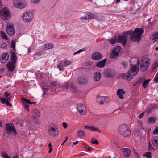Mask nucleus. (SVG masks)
<instances>
[{
    "label": "nucleus",
    "instance_id": "obj_1",
    "mask_svg": "<svg viewBox=\"0 0 158 158\" xmlns=\"http://www.w3.org/2000/svg\"><path fill=\"white\" fill-rule=\"evenodd\" d=\"M144 32L143 29L137 28L133 32L130 31H129L124 32V34L127 35H130L132 34L130 37L131 40L134 42H139L141 39V35L144 33Z\"/></svg>",
    "mask_w": 158,
    "mask_h": 158
},
{
    "label": "nucleus",
    "instance_id": "obj_2",
    "mask_svg": "<svg viewBox=\"0 0 158 158\" xmlns=\"http://www.w3.org/2000/svg\"><path fill=\"white\" fill-rule=\"evenodd\" d=\"M150 59L147 55H145L141 58L140 70L142 72H144L147 70L150 63Z\"/></svg>",
    "mask_w": 158,
    "mask_h": 158
},
{
    "label": "nucleus",
    "instance_id": "obj_3",
    "mask_svg": "<svg viewBox=\"0 0 158 158\" xmlns=\"http://www.w3.org/2000/svg\"><path fill=\"white\" fill-rule=\"evenodd\" d=\"M118 131L121 135L126 137L130 136L131 134L129 127L126 124L121 125L119 127Z\"/></svg>",
    "mask_w": 158,
    "mask_h": 158
},
{
    "label": "nucleus",
    "instance_id": "obj_4",
    "mask_svg": "<svg viewBox=\"0 0 158 158\" xmlns=\"http://www.w3.org/2000/svg\"><path fill=\"white\" fill-rule=\"evenodd\" d=\"M51 84L53 87H55L57 89L59 88H63V89L65 91L67 90L69 87L70 88L71 90L75 89V87L72 84H67L60 85L56 81H55L52 82Z\"/></svg>",
    "mask_w": 158,
    "mask_h": 158
},
{
    "label": "nucleus",
    "instance_id": "obj_5",
    "mask_svg": "<svg viewBox=\"0 0 158 158\" xmlns=\"http://www.w3.org/2000/svg\"><path fill=\"white\" fill-rule=\"evenodd\" d=\"M6 133L12 136L17 134L16 130L13 123H7L6 125Z\"/></svg>",
    "mask_w": 158,
    "mask_h": 158
},
{
    "label": "nucleus",
    "instance_id": "obj_6",
    "mask_svg": "<svg viewBox=\"0 0 158 158\" xmlns=\"http://www.w3.org/2000/svg\"><path fill=\"white\" fill-rule=\"evenodd\" d=\"M136 61L137 63L136 65H132V64H131L130 69L128 71L129 73L133 76H136L138 74L139 71L140 61L138 59H136Z\"/></svg>",
    "mask_w": 158,
    "mask_h": 158
},
{
    "label": "nucleus",
    "instance_id": "obj_7",
    "mask_svg": "<svg viewBox=\"0 0 158 158\" xmlns=\"http://www.w3.org/2000/svg\"><path fill=\"white\" fill-rule=\"evenodd\" d=\"M10 13L7 8L4 7L0 11V18L2 20H5L10 17Z\"/></svg>",
    "mask_w": 158,
    "mask_h": 158
},
{
    "label": "nucleus",
    "instance_id": "obj_8",
    "mask_svg": "<svg viewBox=\"0 0 158 158\" xmlns=\"http://www.w3.org/2000/svg\"><path fill=\"white\" fill-rule=\"evenodd\" d=\"M48 132L49 135L53 137L56 136L59 134L57 127L55 125L49 127Z\"/></svg>",
    "mask_w": 158,
    "mask_h": 158
},
{
    "label": "nucleus",
    "instance_id": "obj_9",
    "mask_svg": "<svg viewBox=\"0 0 158 158\" xmlns=\"http://www.w3.org/2000/svg\"><path fill=\"white\" fill-rule=\"evenodd\" d=\"M97 101L100 104H103L108 103L110 99L108 97L104 96H97Z\"/></svg>",
    "mask_w": 158,
    "mask_h": 158
},
{
    "label": "nucleus",
    "instance_id": "obj_10",
    "mask_svg": "<svg viewBox=\"0 0 158 158\" xmlns=\"http://www.w3.org/2000/svg\"><path fill=\"white\" fill-rule=\"evenodd\" d=\"M33 18V15L31 12H27L23 16V20L26 22H30Z\"/></svg>",
    "mask_w": 158,
    "mask_h": 158
},
{
    "label": "nucleus",
    "instance_id": "obj_11",
    "mask_svg": "<svg viewBox=\"0 0 158 158\" xmlns=\"http://www.w3.org/2000/svg\"><path fill=\"white\" fill-rule=\"evenodd\" d=\"M6 31L8 35H13L15 31L13 25L11 24H7L6 26Z\"/></svg>",
    "mask_w": 158,
    "mask_h": 158
},
{
    "label": "nucleus",
    "instance_id": "obj_12",
    "mask_svg": "<svg viewBox=\"0 0 158 158\" xmlns=\"http://www.w3.org/2000/svg\"><path fill=\"white\" fill-rule=\"evenodd\" d=\"M77 109L79 113L82 115H84L86 113V110L85 106L82 104H78Z\"/></svg>",
    "mask_w": 158,
    "mask_h": 158
},
{
    "label": "nucleus",
    "instance_id": "obj_13",
    "mask_svg": "<svg viewBox=\"0 0 158 158\" xmlns=\"http://www.w3.org/2000/svg\"><path fill=\"white\" fill-rule=\"evenodd\" d=\"M120 77H122V78L124 80L129 81L131 80L133 78V76L131 75V74L128 71L127 73L121 74H120Z\"/></svg>",
    "mask_w": 158,
    "mask_h": 158
},
{
    "label": "nucleus",
    "instance_id": "obj_14",
    "mask_svg": "<svg viewBox=\"0 0 158 158\" xmlns=\"http://www.w3.org/2000/svg\"><path fill=\"white\" fill-rule=\"evenodd\" d=\"M6 66L9 71H13L16 68L15 64L9 61L6 64Z\"/></svg>",
    "mask_w": 158,
    "mask_h": 158
},
{
    "label": "nucleus",
    "instance_id": "obj_15",
    "mask_svg": "<svg viewBox=\"0 0 158 158\" xmlns=\"http://www.w3.org/2000/svg\"><path fill=\"white\" fill-rule=\"evenodd\" d=\"M9 58L8 54L7 53H3L2 54L1 58V61L2 63H5L8 60Z\"/></svg>",
    "mask_w": 158,
    "mask_h": 158
},
{
    "label": "nucleus",
    "instance_id": "obj_16",
    "mask_svg": "<svg viewBox=\"0 0 158 158\" xmlns=\"http://www.w3.org/2000/svg\"><path fill=\"white\" fill-rule=\"evenodd\" d=\"M127 37L126 36L122 35L119 37L117 41L122 43L124 45L127 43Z\"/></svg>",
    "mask_w": 158,
    "mask_h": 158
},
{
    "label": "nucleus",
    "instance_id": "obj_17",
    "mask_svg": "<svg viewBox=\"0 0 158 158\" xmlns=\"http://www.w3.org/2000/svg\"><path fill=\"white\" fill-rule=\"evenodd\" d=\"M22 102L24 105L25 109L29 111V104H31L32 103L29 100L24 98L23 99Z\"/></svg>",
    "mask_w": 158,
    "mask_h": 158
},
{
    "label": "nucleus",
    "instance_id": "obj_18",
    "mask_svg": "<svg viewBox=\"0 0 158 158\" xmlns=\"http://www.w3.org/2000/svg\"><path fill=\"white\" fill-rule=\"evenodd\" d=\"M104 74L105 76L108 77H112L114 75L112 70L109 69H106L105 70Z\"/></svg>",
    "mask_w": 158,
    "mask_h": 158
},
{
    "label": "nucleus",
    "instance_id": "obj_19",
    "mask_svg": "<svg viewBox=\"0 0 158 158\" xmlns=\"http://www.w3.org/2000/svg\"><path fill=\"white\" fill-rule=\"evenodd\" d=\"M123 155L125 157H128L130 156L131 151L129 149L126 148H123Z\"/></svg>",
    "mask_w": 158,
    "mask_h": 158
},
{
    "label": "nucleus",
    "instance_id": "obj_20",
    "mask_svg": "<svg viewBox=\"0 0 158 158\" xmlns=\"http://www.w3.org/2000/svg\"><path fill=\"white\" fill-rule=\"evenodd\" d=\"M92 58L94 60H99L102 57V55L98 52H95L92 55Z\"/></svg>",
    "mask_w": 158,
    "mask_h": 158
},
{
    "label": "nucleus",
    "instance_id": "obj_21",
    "mask_svg": "<svg viewBox=\"0 0 158 158\" xmlns=\"http://www.w3.org/2000/svg\"><path fill=\"white\" fill-rule=\"evenodd\" d=\"M125 92L122 89H119L117 91V95L120 99L123 98V95L125 94Z\"/></svg>",
    "mask_w": 158,
    "mask_h": 158
},
{
    "label": "nucleus",
    "instance_id": "obj_22",
    "mask_svg": "<svg viewBox=\"0 0 158 158\" xmlns=\"http://www.w3.org/2000/svg\"><path fill=\"white\" fill-rule=\"evenodd\" d=\"M15 6L18 8H22L25 6L26 5L19 2H16L14 3Z\"/></svg>",
    "mask_w": 158,
    "mask_h": 158
},
{
    "label": "nucleus",
    "instance_id": "obj_23",
    "mask_svg": "<svg viewBox=\"0 0 158 158\" xmlns=\"http://www.w3.org/2000/svg\"><path fill=\"white\" fill-rule=\"evenodd\" d=\"M101 77L100 73L99 72H95L94 74V79L95 81H98L99 80Z\"/></svg>",
    "mask_w": 158,
    "mask_h": 158
},
{
    "label": "nucleus",
    "instance_id": "obj_24",
    "mask_svg": "<svg viewBox=\"0 0 158 158\" xmlns=\"http://www.w3.org/2000/svg\"><path fill=\"white\" fill-rule=\"evenodd\" d=\"M12 54L11 56V62L16 64L17 62V57L16 55L13 52H11Z\"/></svg>",
    "mask_w": 158,
    "mask_h": 158
},
{
    "label": "nucleus",
    "instance_id": "obj_25",
    "mask_svg": "<svg viewBox=\"0 0 158 158\" xmlns=\"http://www.w3.org/2000/svg\"><path fill=\"white\" fill-rule=\"evenodd\" d=\"M66 67L63 60L60 61L59 64L58 65V67L60 71H62L64 67Z\"/></svg>",
    "mask_w": 158,
    "mask_h": 158
},
{
    "label": "nucleus",
    "instance_id": "obj_26",
    "mask_svg": "<svg viewBox=\"0 0 158 158\" xmlns=\"http://www.w3.org/2000/svg\"><path fill=\"white\" fill-rule=\"evenodd\" d=\"M106 59H105L104 60H103L102 61L99 62L97 64V67L99 68L103 67L104 66L106 62Z\"/></svg>",
    "mask_w": 158,
    "mask_h": 158
},
{
    "label": "nucleus",
    "instance_id": "obj_27",
    "mask_svg": "<svg viewBox=\"0 0 158 158\" xmlns=\"http://www.w3.org/2000/svg\"><path fill=\"white\" fill-rule=\"evenodd\" d=\"M77 134L79 137H83L85 135V132L82 130H79L77 132Z\"/></svg>",
    "mask_w": 158,
    "mask_h": 158
},
{
    "label": "nucleus",
    "instance_id": "obj_28",
    "mask_svg": "<svg viewBox=\"0 0 158 158\" xmlns=\"http://www.w3.org/2000/svg\"><path fill=\"white\" fill-rule=\"evenodd\" d=\"M152 142L153 145L154 146H158V136L154 137Z\"/></svg>",
    "mask_w": 158,
    "mask_h": 158
},
{
    "label": "nucleus",
    "instance_id": "obj_29",
    "mask_svg": "<svg viewBox=\"0 0 158 158\" xmlns=\"http://www.w3.org/2000/svg\"><path fill=\"white\" fill-rule=\"evenodd\" d=\"M85 15V18H86L87 20L94 18L95 17L93 13H88L86 14Z\"/></svg>",
    "mask_w": 158,
    "mask_h": 158
},
{
    "label": "nucleus",
    "instance_id": "obj_30",
    "mask_svg": "<svg viewBox=\"0 0 158 158\" xmlns=\"http://www.w3.org/2000/svg\"><path fill=\"white\" fill-rule=\"evenodd\" d=\"M4 96L8 100L10 101L12 98V96L11 94L8 92H5L4 94Z\"/></svg>",
    "mask_w": 158,
    "mask_h": 158
},
{
    "label": "nucleus",
    "instance_id": "obj_31",
    "mask_svg": "<svg viewBox=\"0 0 158 158\" xmlns=\"http://www.w3.org/2000/svg\"><path fill=\"white\" fill-rule=\"evenodd\" d=\"M78 81L80 84H83L86 83V79L83 77H81L79 78Z\"/></svg>",
    "mask_w": 158,
    "mask_h": 158
},
{
    "label": "nucleus",
    "instance_id": "obj_32",
    "mask_svg": "<svg viewBox=\"0 0 158 158\" xmlns=\"http://www.w3.org/2000/svg\"><path fill=\"white\" fill-rule=\"evenodd\" d=\"M151 79H148L147 80H145L143 82V86L144 88H146L147 86H148V85L149 82L150 81Z\"/></svg>",
    "mask_w": 158,
    "mask_h": 158
},
{
    "label": "nucleus",
    "instance_id": "obj_33",
    "mask_svg": "<svg viewBox=\"0 0 158 158\" xmlns=\"http://www.w3.org/2000/svg\"><path fill=\"white\" fill-rule=\"evenodd\" d=\"M121 48L120 46H117L113 50V52H115L116 53V55H118L121 50Z\"/></svg>",
    "mask_w": 158,
    "mask_h": 158
},
{
    "label": "nucleus",
    "instance_id": "obj_34",
    "mask_svg": "<svg viewBox=\"0 0 158 158\" xmlns=\"http://www.w3.org/2000/svg\"><path fill=\"white\" fill-rule=\"evenodd\" d=\"M150 38L152 40H154L158 38V33H155L152 34L150 36Z\"/></svg>",
    "mask_w": 158,
    "mask_h": 158
},
{
    "label": "nucleus",
    "instance_id": "obj_35",
    "mask_svg": "<svg viewBox=\"0 0 158 158\" xmlns=\"http://www.w3.org/2000/svg\"><path fill=\"white\" fill-rule=\"evenodd\" d=\"M90 131H98V132H101V131L99 130L97 128L94 126H90Z\"/></svg>",
    "mask_w": 158,
    "mask_h": 158
},
{
    "label": "nucleus",
    "instance_id": "obj_36",
    "mask_svg": "<svg viewBox=\"0 0 158 158\" xmlns=\"http://www.w3.org/2000/svg\"><path fill=\"white\" fill-rule=\"evenodd\" d=\"M0 35L2 37V38L5 40H7L8 38L6 34L5 33L0 31Z\"/></svg>",
    "mask_w": 158,
    "mask_h": 158
},
{
    "label": "nucleus",
    "instance_id": "obj_37",
    "mask_svg": "<svg viewBox=\"0 0 158 158\" xmlns=\"http://www.w3.org/2000/svg\"><path fill=\"white\" fill-rule=\"evenodd\" d=\"M33 114H35L34 116V118H37L39 116V112L38 110H35L33 111Z\"/></svg>",
    "mask_w": 158,
    "mask_h": 158
},
{
    "label": "nucleus",
    "instance_id": "obj_38",
    "mask_svg": "<svg viewBox=\"0 0 158 158\" xmlns=\"http://www.w3.org/2000/svg\"><path fill=\"white\" fill-rule=\"evenodd\" d=\"M156 121V119L155 117H152L149 118L148 120V123H154Z\"/></svg>",
    "mask_w": 158,
    "mask_h": 158
},
{
    "label": "nucleus",
    "instance_id": "obj_39",
    "mask_svg": "<svg viewBox=\"0 0 158 158\" xmlns=\"http://www.w3.org/2000/svg\"><path fill=\"white\" fill-rule=\"evenodd\" d=\"M143 156H146L147 158H151V154L150 152H145L144 154L143 155Z\"/></svg>",
    "mask_w": 158,
    "mask_h": 158
},
{
    "label": "nucleus",
    "instance_id": "obj_40",
    "mask_svg": "<svg viewBox=\"0 0 158 158\" xmlns=\"http://www.w3.org/2000/svg\"><path fill=\"white\" fill-rule=\"evenodd\" d=\"M140 131L139 130L136 129L134 132V135L135 136L138 137L140 135Z\"/></svg>",
    "mask_w": 158,
    "mask_h": 158
},
{
    "label": "nucleus",
    "instance_id": "obj_41",
    "mask_svg": "<svg viewBox=\"0 0 158 158\" xmlns=\"http://www.w3.org/2000/svg\"><path fill=\"white\" fill-rule=\"evenodd\" d=\"M121 64L122 67L124 69L126 68L128 66L127 63L125 61H123L121 62Z\"/></svg>",
    "mask_w": 158,
    "mask_h": 158
},
{
    "label": "nucleus",
    "instance_id": "obj_42",
    "mask_svg": "<svg viewBox=\"0 0 158 158\" xmlns=\"http://www.w3.org/2000/svg\"><path fill=\"white\" fill-rule=\"evenodd\" d=\"M158 66V63L157 62H155L152 67V69L153 70L156 69Z\"/></svg>",
    "mask_w": 158,
    "mask_h": 158
},
{
    "label": "nucleus",
    "instance_id": "obj_43",
    "mask_svg": "<svg viewBox=\"0 0 158 158\" xmlns=\"http://www.w3.org/2000/svg\"><path fill=\"white\" fill-rule=\"evenodd\" d=\"M116 40L117 39L116 37H115L114 38L110 40L109 42L111 44H114L116 43Z\"/></svg>",
    "mask_w": 158,
    "mask_h": 158
},
{
    "label": "nucleus",
    "instance_id": "obj_44",
    "mask_svg": "<svg viewBox=\"0 0 158 158\" xmlns=\"http://www.w3.org/2000/svg\"><path fill=\"white\" fill-rule=\"evenodd\" d=\"M3 158H11L4 151H2V152Z\"/></svg>",
    "mask_w": 158,
    "mask_h": 158
},
{
    "label": "nucleus",
    "instance_id": "obj_45",
    "mask_svg": "<svg viewBox=\"0 0 158 158\" xmlns=\"http://www.w3.org/2000/svg\"><path fill=\"white\" fill-rule=\"evenodd\" d=\"M43 95L44 96L47 94L49 89L48 88H43Z\"/></svg>",
    "mask_w": 158,
    "mask_h": 158
},
{
    "label": "nucleus",
    "instance_id": "obj_46",
    "mask_svg": "<svg viewBox=\"0 0 158 158\" xmlns=\"http://www.w3.org/2000/svg\"><path fill=\"white\" fill-rule=\"evenodd\" d=\"M116 52H113V50L112 52L111 53V54L110 57L112 58H115L118 55H116Z\"/></svg>",
    "mask_w": 158,
    "mask_h": 158
},
{
    "label": "nucleus",
    "instance_id": "obj_47",
    "mask_svg": "<svg viewBox=\"0 0 158 158\" xmlns=\"http://www.w3.org/2000/svg\"><path fill=\"white\" fill-rule=\"evenodd\" d=\"M47 45V47L48 49H50L54 47V45L52 44H46Z\"/></svg>",
    "mask_w": 158,
    "mask_h": 158
},
{
    "label": "nucleus",
    "instance_id": "obj_48",
    "mask_svg": "<svg viewBox=\"0 0 158 158\" xmlns=\"http://www.w3.org/2000/svg\"><path fill=\"white\" fill-rule=\"evenodd\" d=\"M12 48H13L14 51H15V42L13 41L11 42Z\"/></svg>",
    "mask_w": 158,
    "mask_h": 158
},
{
    "label": "nucleus",
    "instance_id": "obj_49",
    "mask_svg": "<svg viewBox=\"0 0 158 158\" xmlns=\"http://www.w3.org/2000/svg\"><path fill=\"white\" fill-rule=\"evenodd\" d=\"M1 47L2 49L6 48H7V44L5 42L3 43L1 45Z\"/></svg>",
    "mask_w": 158,
    "mask_h": 158
},
{
    "label": "nucleus",
    "instance_id": "obj_50",
    "mask_svg": "<svg viewBox=\"0 0 158 158\" xmlns=\"http://www.w3.org/2000/svg\"><path fill=\"white\" fill-rule=\"evenodd\" d=\"M40 49L43 50L45 51L48 49L47 44H45L40 47Z\"/></svg>",
    "mask_w": 158,
    "mask_h": 158
},
{
    "label": "nucleus",
    "instance_id": "obj_51",
    "mask_svg": "<svg viewBox=\"0 0 158 158\" xmlns=\"http://www.w3.org/2000/svg\"><path fill=\"white\" fill-rule=\"evenodd\" d=\"M0 101L3 104H6L7 101L5 98H0Z\"/></svg>",
    "mask_w": 158,
    "mask_h": 158
},
{
    "label": "nucleus",
    "instance_id": "obj_52",
    "mask_svg": "<svg viewBox=\"0 0 158 158\" xmlns=\"http://www.w3.org/2000/svg\"><path fill=\"white\" fill-rule=\"evenodd\" d=\"M154 81L155 83L158 82V73H157L154 79Z\"/></svg>",
    "mask_w": 158,
    "mask_h": 158
},
{
    "label": "nucleus",
    "instance_id": "obj_53",
    "mask_svg": "<svg viewBox=\"0 0 158 158\" xmlns=\"http://www.w3.org/2000/svg\"><path fill=\"white\" fill-rule=\"evenodd\" d=\"M63 60L65 63V65L66 66L67 65H70L71 63L70 61L67 60L65 59L64 60Z\"/></svg>",
    "mask_w": 158,
    "mask_h": 158
},
{
    "label": "nucleus",
    "instance_id": "obj_54",
    "mask_svg": "<svg viewBox=\"0 0 158 158\" xmlns=\"http://www.w3.org/2000/svg\"><path fill=\"white\" fill-rule=\"evenodd\" d=\"M158 133V127L156 126V127L154 129L153 131V134H157Z\"/></svg>",
    "mask_w": 158,
    "mask_h": 158
},
{
    "label": "nucleus",
    "instance_id": "obj_55",
    "mask_svg": "<svg viewBox=\"0 0 158 158\" xmlns=\"http://www.w3.org/2000/svg\"><path fill=\"white\" fill-rule=\"evenodd\" d=\"M143 79H139V81H138L136 83V85H139L141 84L142 82H143Z\"/></svg>",
    "mask_w": 158,
    "mask_h": 158
},
{
    "label": "nucleus",
    "instance_id": "obj_56",
    "mask_svg": "<svg viewBox=\"0 0 158 158\" xmlns=\"http://www.w3.org/2000/svg\"><path fill=\"white\" fill-rule=\"evenodd\" d=\"M92 144L98 145V143L97 140H92L91 142Z\"/></svg>",
    "mask_w": 158,
    "mask_h": 158
},
{
    "label": "nucleus",
    "instance_id": "obj_57",
    "mask_svg": "<svg viewBox=\"0 0 158 158\" xmlns=\"http://www.w3.org/2000/svg\"><path fill=\"white\" fill-rule=\"evenodd\" d=\"M83 51H84V50H83L82 49H81L77 51L76 52H75L74 53V55H76V54H78V53H80L81 52H83Z\"/></svg>",
    "mask_w": 158,
    "mask_h": 158
},
{
    "label": "nucleus",
    "instance_id": "obj_58",
    "mask_svg": "<svg viewBox=\"0 0 158 158\" xmlns=\"http://www.w3.org/2000/svg\"><path fill=\"white\" fill-rule=\"evenodd\" d=\"M114 145L117 148H120L119 144L116 141L114 142Z\"/></svg>",
    "mask_w": 158,
    "mask_h": 158
},
{
    "label": "nucleus",
    "instance_id": "obj_59",
    "mask_svg": "<svg viewBox=\"0 0 158 158\" xmlns=\"http://www.w3.org/2000/svg\"><path fill=\"white\" fill-rule=\"evenodd\" d=\"M40 0H31V2L34 3H37L39 2Z\"/></svg>",
    "mask_w": 158,
    "mask_h": 158
},
{
    "label": "nucleus",
    "instance_id": "obj_60",
    "mask_svg": "<svg viewBox=\"0 0 158 158\" xmlns=\"http://www.w3.org/2000/svg\"><path fill=\"white\" fill-rule=\"evenodd\" d=\"M144 113L142 112L141 114L138 116V118L139 119H141L143 116Z\"/></svg>",
    "mask_w": 158,
    "mask_h": 158
},
{
    "label": "nucleus",
    "instance_id": "obj_61",
    "mask_svg": "<svg viewBox=\"0 0 158 158\" xmlns=\"http://www.w3.org/2000/svg\"><path fill=\"white\" fill-rule=\"evenodd\" d=\"M80 20L81 21L85 20H87V19H86V18H85V16H83L81 17L80 18Z\"/></svg>",
    "mask_w": 158,
    "mask_h": 158
},
{
    "label": "nucleus",
    "instance_id": "obj_62",
    "mask_svg": "<svg viewBox=\"0 0 158 158\" xmlns=\"http://www.w3.org/2000/svg\"><path fill=\"white\" fill-rule=\"evenodd\" d=\"M63 126L64 128H66L67 126V125L66 123L64 122L63 123Z\"/></svg>",
    "mask_w": 158,
    "mask_h": 158
},
{
    "label": "nucleus",
    "instance_id": "obj_63",
    "mask_svg": "<svg viewBox=\"0 0 158 158\" xmlns=\"http://www.w3.org/2000/svg\"><path fill=\"white\" fill-rule=\"evenodd\" d=\"M86 149L89 151H92L93 150V148L91 147H87Z\"/></svg>",
    "mask_w": 158,
    "mask_h": 158
},
{
    "label": "nucleus",
    "instance_id": "obj_64",
    "mask_svg": "<svg viewBox=\"0 0 158 158\" xmlns=\"http://www.w3.org/2000/svg\"><path fill=\"white\" fill-rule=\"evenodd\" d=\"M7 106H12V104L10 103V102H9V101L7 100V102H6V103Z\"/></svg>",
    "mask_w": 158,
    "mask_h": 158
}]
</instances>
